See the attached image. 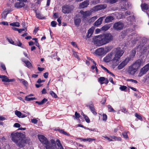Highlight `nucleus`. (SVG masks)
<instances>
[{
	"label": "nucleus",
	"mask_w": 149,
	"mask_h": 149,
	"mask_svg": "<svg viewBox=\"0 0 149 149\" xmlns=\"http://www.w3.org/2000/svg\"><path fill=\"white\" fill-rule=\"evenodd\" d=\"M114 19L113 17L112 16H109L107 17L105 19V22L108 23L111 22Z\"/></svg>",
	"instance_id": "nucleus-26"
},
{
	"label": "nucleus",
	"mask_w": 149,
	"mask_h": 149,
	"mask_svg": "<svg viewBox=\"0 0 149 149\" xmlns=\"http://www.w3.org/2000/svg\"><path fill=\"white\" fill-rule=\"evenodd\" d=\"M123 27V23L120 22L115 23L113 26L114 29L117 30H120L122 29Z\"/></svg>",
	"instance_id": "nucleus-8"
},
{
	"label": "nucleus",
	"mask_w": 149,
	"mask_h": 149,
	"mask_svg": "<svg viewBox=\"0 0 149 149\" xmlns=\"http://www.w3.org/2000/svg\"><path fill=\"white\" fill-rule=\"evenodd\" d=\"M38 139L43 144L45 149H55L56 144L55 141L53 139H51L49 141L47 138L42 135H38Z\"/></svg>",
	"instance_id": "nucleus-4"
},
{
	"label": "nucleus",
	"mask_w": 149,
	"mask_h": 149,
	"mask_svg": "<svg viewBox=\"0 0 149 149\" xmlns=\"http://www.w3.org/2000/svg\"><path fill=\"white\" fill-rule=\"evenodd\" d=\"M108 108L110 112H115V111L113 109L111 106L109 105L108 106Z\"/></svg>",
	"instance_id": "nucleus-39"
},
{
	"label": "nucleus",
	"mask_w": 149,
	"mask_h": 149,
	"mask_svg": "<svg viewBox=\"0 0 149 149\" xmlns=\"http://www.w3.org/2000/svg\"><path fill=\"white\" fill-rule=\"evenodd\" d=\"M36 99L35 97H29L28 96H26L25 97V100L27 101H30Z\"/></svg>",
	"instance_id": "nucleus-32"
},
{
	"label": "nucleus",
	"mask_w": 149,
	"mask_h": 149,
	"mask_svg": "<svg viewBox=\"0 0 149 149\" xmlns=\"http://www.w3.org/2000/svg\"><path fill=\"white\" fill-rule=\"evenodd\" d=\"M57 145L58 147V149H63V148L61 143L59 140L57 139L56 141Z\"/></svg>",
	"instance_id": "nucleus-27"
},
{
	"label": "nucleus",
	"mask_w": 149,
	"mask_h": 149,
	"mask_svg": "<svg viewBox=\"0 0 149 149\" xmlns=\"http://www.w3.org/2000/svg\"><path fill=\"white\" fill-rule=\"evenodd\" d=\"M141 9L142 10L145 11L148 9V5L146 3H142L141 5Z\"/></svg>",
	"instance_id": "nucleus-24"
},
{
	"label": "nucleus",
	"mask_w": 149,
	"mask_h": 149,
	"mask_svg": "<svg viewBox=\"0 0 149 149\" xmlns=\"http://www.w3.org/2000/svg\"><path fill=\"white\" fill-rule=\"evenodd\" d=\"M88 59L90 61L92 62L93 65L91 67V69L93 70H94L95 68V70L97 73L98 72V70L97 69V67L96 66V63L91 58H89Z\"/></svg>",
	"instance_id": "nucleus-19"
},
{
	"label": "nucleus",
	"mask_w": 149,
	"mask_h": 149,
	"mask_svg": "<svg viewBox=\"0 0 149 149\" xmlns=\"http://www.w3.org/2000/svg\"><path fill=\"white\" fill-rule=\"evenodd\" d=\"M130 19V21H134V18L133 16H130L129 17V18L128 19V20L129 19Z\"/></svg>",
	"instance_id": "nucleus-57"
},
{
	"label": "nucleus",
	"mask_w": 149,
	"mask_h": 149,
	"mask_svg": "<svg viewBox=\"0 0 149 149\" xmlns=\"http://www.w3.org/2000/svg\"><path fill=\"white\" fill-rule=\"evenodd\" d=\"M22 83L25 87L27 86L28 85V83L24 79L22 80Z\"/></svg>",
	"instance_id": "nucleus-46"
},
{
	"label": "nucleus",
	"mask_w": 149,
	"mask_h": 149,
	"mask_svg": "<svg viewBox=\"0 0 149 149\" xmlns=\"http://www.w3.org/2000/svg\"><path fill=\"white\" fill-rule=\"evenodd\" d=\"M76 139H79L84 142L88 141L90 142L93 141H95V139L93 138H87L86 139H83L82 138H76Z\"/></svg>",
	"instance_id": "nucleus-21"
},
{
	"label": "nucleus",
	"mask_w": 149,
	"mask_h": 149,
	"mask_svg": "<svg viewBox=\"0 0 149 149\" xmlns=\"http://www.w3.org/2000/svg\"><path fill=\"white\" fill-rule=\"evenodd\" d=\"M128 4V3L127 2H126L125 3V6L124 7H121V8L122 9V10L123 11H124L125 10H126L128 8V6H127V5Z\"/></svg>",
	"instance_id": "nucleus-36"
},
{
	"label": "nucleus",
	"mask_w": 149,
	"mask_h": 149,
	"mask_svg": "<svg viewBox=\"0 0 149 149\" xmlns=\"http://www.w3.org/2000/svg\"><path fill=\"white\" fill-rule=\"evenodd\" d=\"M11 136L12 141L20 148L30 143V139L23 133L14 132L11 134Z\"/></svg>",
	"instance_id": "nucleus-1"
},
{
	"label": "nucleus",
	"mask_w": 149,
	"mask_h": 149,
	"mask_svg": "<svg viewBox=\"0 0 149 149\" xmlns=\"http://www.w3.org/2000/svg\"><path fill=\"white\" fill-rule=\"evenodd\" d=\"M22 149H33V148L29 146L27 147H24V148H23Z\"/></svg>",
	"instance_id": "nucleus-64"
},
{
	"label": "nucleus",
	"mask_w": 149,
	"mask_h": 149,
	"mask_svg": "<svg viewBox=\"0 0 149 149\" xmlns=\"http://www.w3.org/2000/svg\"><path fill=\"white\" fill-rule=\"evenodd\" d=\"M36 17L40 19H44L45 18V17H43L40 14L37 13H36Z\"/></svg>",
	"instance_id": "nucleus-33"
},
{
	"label": "nucleus",
	"mask_w": 149,
	"mask_h": 149,
	"mask_svg": "<svg viewBox=\"0 0 149 149\" xmlns=\"http://www.w3.org/2000/svg\"><path fill=\"white\" fill-rule=\"evenodd\" d=\"M111 26L110 24L106 25L102 27L101 29L104 31H106L110 28Z\"/></svg>",
	"instance_id": "nucleus-25"
},
{
	"label": "nucleus",
	"mask_w": 149,
	"mask_h": 149,
	"mask_svg": "<svg viewBox=\"0 0 149 149\" xmlns=\"http://www.w3.org/2000/svg\"><path fill=\"white\" fill-rule=\"evenodd\" d=\"M71 44L74 47H77V45H76V43L74 42H71Z\"/></svg>",
	"instance_id": "nucleus-60"
},
{
	"label": "nucleus",
	"mask_w": 149,
	"mask_h": 149,
	"mask_svg": "<svg viewBox=\"0 0 149 149\" xmlns=\"http://www.w3.org/2000/svg\"><path fill=\"white\" fill-rule=\"evenodd\" d=\"M25 63L26 64V66L28 68H31L32 67V65L29 61H25Z\"/></svg>",
	"instance_id": "nucleus-31"
},
{
	"label": "nucleus",
	"mask_w": 149,
	"mask_h": 149,
	"mask_svg": "<svg viewBox=\"0 0 149 149\" xmlns=\"http://www.w3.org/2000/svg\"><path fill=\"white\" fill-rule=\"evenodd\" d=\"M104 18V17H102L100 18L95 23V25L97 26L100 25L102 24V21Z\"/></svg>",
	"instance_id": "nucleus-17"
},
{
	"label": "nucleus",
	"mask_w": 149,
	"mask_h": 149,
	"mask_svg": "<svg viewBox=\"0 0 149 149\" xmlns=\"http://www.w3.org/2000/svg\"><path fill=\"white\" fill-rule=\"evenodd\" d=\"M27 29L26 28L23 29H18V31L19 33H21L22 31H26Z\"/></svg>",
	"instance_id": "nucleus-49"
},
{
	"label": "nucleus",
	"mask_w": 149,
	"mask_h": 149,
	"mask_svg": "<svg viewBox=\"0 0 149 149\" xmlns=\"http://www.w3.org/2000/svg\"><path fill=\"white\" fill-rule=\"evenodd\" d=\"M92 12V11L91 10L90 11L85 12H84L83 11L81 10L80 11V13L83 15V17L84 19L86 17L91 15Z\"/></svg>",
	"instance_id": "nucleus-13"
},
{
	"label": "nucleus",
	"mask_w": 149,
	"mask_h": 149,
	"mask_svg": "<svg viewBox=\"0 0 149 149\" xmlns=\"http://www.w3.org/2000/svg\"><path fill=\"white\" fill-rule=\"evenodd\" d=\"M0 24H3L4 25H6L7 26L8 25V24L7 22L3 21L1 22L0 23Z\"/></svg>",
	"instance_id": "nucleus-51"
},
{
	"label": "nucleus",
	"mask_w": 149,
	"mask_h": 149,
	"mask_svg": "<svg viewBox=\"0 0 149 149\" xmlns=\"http://www.w3.org/2000/svg\"><path fill=\"white\" fill-rule=\"evenodd\" d=\"M103 137L105 139H106L108 141H112V139H111L109 137H108L107 136H103Z\"/></svg>",
	"instance_id": "nucleus-52"
},
{
	"label": "nucleus",
	"mask_w": 149,
	"mask_h": 149,
	"mask_svg": "<svg viewBox=\"0 0 149 149\" xmlns=\"http://www.w3.org/2000/svg\"><path fill=\"white\" fill-rule=\"evenodd\" d=\"M10 25L13 26L19 27L20 26V24L18 22H13L10 23Z\"/></svg>",
	"instance_id": "nucleus-29"
},
{
	"label": "nucleus",
	"mask_w": 149,
	"mask_h": 149,
	"mask_svg": "<svg viewBox=\"0 0 149 149\" xmlns=\"http://www.w3.org/2000/svg\"><path fill=\"white\" fill-rule=\"evenodd\" d=\"M107 119V115L105 114H103L102 115V120L104 121H106Z\"/></svg>",
	"instance_id": "nucleus-47"
},
{
	"label": "nucleus",
	"mask_w": 149,
	"mask_h": 149,
	"mask_svg": "<svg viewBox=\"0 0 149 149\" xmlns=\"http://www.w3.org/2000/svg\"><path fill=\"white\" fill-rule=\"evenodd\" d=\"M31 122L34 123H36L38 122V120L36 119H31Z\"/></svg>",
	"instance_id": "nucleus-58"
},
{
	"label": "nucleus",
	"mask_w": 149,
	"mask_h": 149,
	"mask_svg": "<svg viewBox=\"0 0 149 149\" xmlns=\"http://www.w3.org/2000/svg\"><path fill=\"white\" fill-rule=\"evenodd\" d=\"M127 88V87L125 86L120 85L119 89L122 91H124Z\"/></svg>",
	"instance_id": "nucleus-43"
},
{
	"label": "nucleus",
	"mask_w": 149,
	"mask_h": 149,
	"mask_svg": "<svg viewBox=\"0 0 149 149\" xmlns=\"http://www.w3.org/2000/svg\"><path fill=\"white\" fill-rule=\"evenodd\" d=\"M20 126V125L17 123H15L14 125V127H15L18 128Z\"/></svg>",
	"instance_id": "nucleus-55"
},
{
	"label": "nucleus",
	"mask_w": 149,
	"mask_h": 149,
	"mask_svg": "<svg viewBox=\"0 0 149 149\" xmlns=\"http://www.w3.org/2000/svg\"><path fill=\"white\" fill-rule=\"evenodd\" d=\"M110 50H108V48H106L104 49L103 48H100L96 49L95 52V53L96 55L101 56L104 55L106 54Z\"/></svg>",
	"instance_id": "nucleus-6"
},
{
	"label": "nucleus",
	"mask_w": 149,
	"mask_h": 149,
	"mask_svg": "<svg viewBox=\"0 0 149 149\" xmlns=\"http://www.w3.org/2000/svg\"><path fill=\"white\" fill-rule=\"evenodd\" d=\"M135 116L137 118H138L139 120H142V117L139 114H138L137 113H136L135 114Z\"/></svg>",
	"instance_id": "nucleus-42"
},
{
	"label": "nucleus",
	"mask_w": 149,
	"mask_h": 149,
	"mask_svg": "<svg viewBox=\"0 0 149 149\" xmlns=\"http://www.w3.org/2000/svg\"><path fill=\"white\" fill-rule=\"evenodd\" d=\"M9 13V12L7 10L3 12L2 14V18L4 19H5L7 16V14Z\"/></svg>",
	"instance_id": "nucleus-30"
},
{
	"label": "nucleus",
	"mask_w": 149,
	"mask_h": 149,
	"mask_svg": "<svg viewBox=\"0 0 149 149\" xmlns=\"http://www.w3.org/2000/svg\"><path fill=\"white\" fill-rule=\"evenodd\" d=\"M113 39V36L111 34L104 33L95 36L93 40L94 44L100 46L109 43Z\"/></svg>",
	"instance_id": "nucleus-3"
},
{
	"label": "nucleus",
	"mask_w": 149,
	"mask_h": 149,
	"mask_svg": "<svg viewBox=\"0 0 149 149\" xmlns=\"http://www.w3.org/2000/svg\"><path fill=\"white\" fill-rule=\"evenodd\" d=\"M58 131H59L60 133L63 134L65 135L66 136L69 135V134L67 133L66 132H65L64 130H62L59 129L58 130Z\"/></svg>",
	"instance_id": "nucleus-38"
},
{
	"label": "nucleus",
	"mask_w": 149,
	"mask_h": 149,
	"mask_svg": "<svg viewBox=\"0 0 149 149\" xmlns=\"http://www.w3.org/2000/svg\"><path fill=\"white\" fill-rule=\"evenodd\" d=\"M74 23L76 25L78 26L81 22V19L79 18H77L75 17L74 18Z\"/></svg>",
	"instance_id": "nucleus-28"
},
{
	"label": "nucleus",
	"mask_w": 149,
	"mask_h": 149,
	"mask_svg": "<svg viewBox=\"0 0 149 149\" xmlns=\"http://www.w3.org/2000/svg\"><path fill=\"white\" fill-rule=\"evenodd\" d=\"M141 64V60H138L128 67L126 70L127 72L130 75H133L139 69Z\"/></svg>",
	"instance_id": "nucleus-5"
},
{
	"label": "nucleus",
	"mask_w": 149,
	"mask_h": 149,
	"mask_svg": "<svg viewBox=\"0 0 149 149\" xmlns=\"http://www.w3.org/2000/svg\"><path fill=\"white\" fill-rule=\"evenodd\" d=\"M47 101V100L45 98H44L42 100L41 102V104H43L44 103H45Z\"/></svg>",
	"instance_id": "nucleus-56"
},
{
	"label": "nucleus",
	"mask_w": 149,
	"mask_h": 149,
	"mask_svg": "<svg viewBox=\"0 0 149 149\" xmlns=\"http://www.w3.org/2000/svg\"><path fill=\"white\" fill-rule=\"evenodd\" d=\"M127 81H131L132 82L134 83H137V81L135 80H133L132 79H128L127 80Z\"/></svg>",
	"instance_id": "nucleus-53"
},
{
	"label": "nucleus",
	"mask_w": 149,
	"mask_h": 149,
	"mask_svg": "<svg viewBox=\"0 0 149 149\" xmlns=\"http://www.w3.org/2000/svg\"><path fill=\"white\" fill-rule=\"evenodd\" d=\"M73 51V55H74V56L75 57L77 58V59H79V56H78V55L77 53V52H75L74 51Z\"/></svg>",
	"instance_id": "nucleus-48"
},
{
	"label": "nucleus",
	"mask_w": 149,
	"mask_h": 149,
	"mask_svg": "<svg viewBox=\"0 0 149 149\" xmlns=\"http://www.w3.org/2000/svg\"><path fill=\"white\" fill-rule=\"evenodd\" d=\"M88 107H89L91 110L92 113L94 115H96L97 114L96 112L95 111V109L94 107L93 104L92 102H90L88 104Z\"/></svg>",
	"instance_id": "nucleus-16"
},
{
	"label": "nucleus",
	"mask_w": 149,
	"mask_h": 149,
	"mask_svg": "<svg viewBox=\"0 0 149 149\" xmlns=\"http://www.w3.org/2000/svg\"><path fill=\"white\" fill-rule=\"evenodd\" d=\"M15 114L19 118H24L26 116V115L22 113L19 111L16 110L15 111Z\"/></svg>",
	"instance_id": "nucleus-20"
},
{
	"label": "nucleus",
	"mask_w": 149,
	"mask_h": 149,
	"mask_svg": "<svg viewBox=\"0 0 149 149\" xmlns=\"http://www.w3.org/2000/svg\"><path fill=\"white\" fill-rule=\"evenodd\" d=\"M15 45H17L19 47H20L23 48H24L23 46H22V43L19 40L18 41V42H17L16 43H15Z\"/></svg>",
	"instance_id": "nucleus-40"
},
{
	"label": "nucleus",
	"mask_w": 149,
	"mask_h": 149,
	"mask_svg": "<svg viewBox=\"0 0 149 149\" xmlns=\"http://www.w3.org/2000/svg\"><path fill=\"white\" fill-rule=\"evenodd\" d=\"M83 115L87 123H89L90 122V119H89V118L88 117L84 114H83Z\"/></svg>",
	"instance_id": "nucleus-34"
},
{
	"label": "nucleus",
	"mask_w": 149,
	"mask_h": 149,
	"mask_svg": "<svg viewBox=\"0 0 149 149\" xmlns=\"http://www.w3.org/2000/svg\"><path fill=\"white\" fill-rule=\"evenodd\" d=\"M45 80L44 79L43 80H41L40 79H39L38 81L37 82L38 83H42L45 82Z\"/></svg>",
	"instance_id": "nucleus-61"
},
{
	"label": "nucleus",
	"mask_w": 149,
	"mask_h": 149,
	"mask_svg": "<svg viewBox=\"0 0 149 149\" xmlns=\"http://www.w3.org/2000/svg\"><path fill=\"white\" fill-rule=\"evenodd\" d=\"M107 7L106 4H102L96 6L94 7L92 9V12L93 11H97L105 8Z\"/></svg>",
	"instance_id": "nucleus-9"
},
{
	"label": "nucleus",
	"mask_w": 149,
	"mask_h": 149,
	"mask_svg": "<svg viewBox=\"0 0 149 149\" xmlns=\"http://www.w3.org/2000/svg\"><path fill=\"white\" fill-rule=\"evenodd\" d=\"M130 58L129 57L126 58L121 63L118 65L117 68L118 70H121L126 65L130 60Z\"/></svg>",
	"instance_id": "nucleus-7"
},
{
	"label": "nucleus",
	"mask_w": 149,
	"mask_h": 149,
	"mask_svg": "<svg viewBox=\"0 0 149 149\" xmlns=\"http://www.w3.org/2000/svg\"><path fill=\"white\" fill-rule=\"evenodd\" d=\"M8 79H9L8 78V77L7 76L4 75V77H3L2 79V81H3L8 82Z\"/></svg>",
	"instance_id": "nucleus-41"
},
{
	"label": "nucleus",
	"mask_w": 149,
	"mask_h": 149,
	"mask_svg": "<svg viewBox=\"0 0 149 149\" xmlns=\"http://www.w3.org/2000/svg\"><path fill=\"white\" fill-rule=\"evenodd\" d=\"M98 80L101 84H107L109 82L108 79L103 77H100L98 79Z\"/></svg>",
	"instance_id": "nucleus-14"
},
{
	"label": "nucleus",
	"mask_w": 149,
	"mask_h": 149,
	"mask_svg": "<svg viewBox=\"0 0 149 149\" xmlns=\"http://www.w3.org/2000/svg\"><path fill=\"white\" fill-rule=\"evenodd\" d=\"M135 36H129L128 38V42L127 43V45H133L135 43L136 40H135Z\"/></svg>",
	"instance_id": "nucleus-12"
},
{
	"label": "nucleus",
	"mask_w": 149,
	"mask_h": 149,
	"mask_svg": "<svg viewBox=\"0 0 149 149\" xmlns=\"http://www.w3.org/2000/svg\"><path fill=\"white\" fill-rule=\"evenodd\" d=\"M110 137L112 139V141H120L121 140V138L120 137H117L114 136H110Z\"/></svg>",
	"instance_id": "nucleus-23"
},
{
	"label": "nucleus",
	"mask_w": 149,
	"mask_h": 149,
	"mask_svg": "<svg viewBox=\"0 0 149 149\" xmlns=\"http://www.w3.org/2000/svg\"><path fill=\"white\" fill-rule=\"evenodd\" d=\"M38 30V27H35L33 31V33L36 34Z\"/></svg>",
	"instance_id": "nucleus-63"
},
{
	"label": "nucleus",
	"mask_w": 149,
	"mask_h": 149,
	"mask_svg": "<svg viewBox=\"0 0 149 149\" xmlns=\"http://www.w3.org/2000/svg\"><path fill=\"white\" fill-rule=\"evenodd\" d=\"M24 6V4L22 2H18L16 3L15 4V7L19 8H22Z\"/></svg>",
	"instance_id": "nucleus-22"
},
{
	"label": "nucleus",
	"mask_w": 149,
	"mask_h": 149,
	"mask_svg": "<svg viewBox=\"0 0 149 149\" xmlns=\"http://www.w3.org/2000/svg\"><path fill=\"white\" fill-rule=\"evenodd\" d=\"M94 30V28L92 27L91 28L88 30V31L87 34L86 36V38H89L91 37L93 34Z\"/></svg>",
	"instance_id": "nucleus-18"
},
{
	"label": "nucleus",
	"mask_w": 149,
	"mask_h": 149,
	"mask_svg": "<svg viewBox=\"0 0 149 149\" xmlns=\"http://www.w3.org/2000/svg\"><path fill=\"white\" fill-rule=\"evenodd\" d=\"M149 70V63L145 65L141 70L140 73L139 74V76L141 77L145 74Z\"/></svg>",
	"instance_id": "nucleus-10"
},
{
	"label": "nucleus",
	"mask_w": 149,
	"mask_h": 149,
	"mask_svg": "<svg viewBox=\"0 0 149 149\" xmlns=\"http://www.w3.org/2000/svg\"><path fill=\"white\" fill-rule=\"evenodd\" d=\"M136 53V51L135 50V49H133L132 51V57H133L135 56Z\"/></svg>",
	"instance_id": "nucleus-62"
},
{
	"label": "nucleus",
	"mask_w": 149,
	"mask_h": 149,
	"mask_svg": "<svg viewBox=\"0 0 149 149\" xmlns=\"http://www.w3.org/2000/svg\"><path fill=\"white\" fill-rule=\"evenodd\" d=\"M122 134H123V136L126 139H128V135L126 133H125V132L124 133Z\"/></svg>",
	"instance_id": "nucleus-50"
},
{
	"label": "nucleus",
	"mask_w": 149,
	"mask_h": 149,
	"mask_svg": "<svg viewBox=\"0 0 149 149\" xmlns=\"http://www.w3.org/2000/svg\"><path fill=\"white\" fill-rule=\"evenodd\" d=\"M124 53L120 48H117L108 54L104 58V61L106 62L111 61L113 63H116L119 61Z\"/></svg>",
	"instance_id": "nucleus-2"
},
{
	"label": "nucleus",
	"mask_w": 149,
	"mask_h": 149,
	"mask_svg": "<svg viewBox=\"0 0 149 149\" xmlns=\"http://www.w3.org/2000/svg\"><path fill=\"white\" fill-rule=\"evenodd\" d=\"M89 3V1L86 0L80 4L79 7L80 8H81L86 7L88 5Z\"/></svg>",
	"instance_id": "nucleus-15"
},
{
	"label": "nucleus",
	"mask_w": 149,
	"mask_h": 149,
	"mask_svg": "<svg viewBox=\"0 0 149 149\" xmlns=\"http://www.w3.org/2000/svg\"><path fill=\"white\" fill-rule=\"evenodd\" d=\"M73 117H74V119H78L80 117V115L77 112H76L75 113V116H73Z\"/></svg>",
	"instance_id": "nucleus-37"
},
{
	"label": "nucleus",
	"mask_w": 149,
	"mask_h": 149,
	"mask_svg": "<svg viewBox=\"0 0 149 149\" xmlns=\"http://www.w3.org/2000/svg\"><path fill=\"white\" fill-rule=\"evenodd\" d=\"M71 10L72 9L69 5H65L62 7V11L64 13H69L71 12Z\"/></svg>",
	"instance_id": "nucleus-11"
},
{
	"label": "nucleus",
	"mask_w": 149,
	"mask_h": 149,
	"mask_svg": "<svg viewBox=\"0 0 149 149\" xmlns=\"http://www.w3.org/2000/svg\"><path fill=\"white\" fill-rule=\"evenodd\" d=\"M118 0H107L108 3H113L116 2Z\"/></svg>",
	"instance_id": "nucleus-45"
},
{
	"label": "nucleus",
	"mask_w": 149,
	"mask_h": 149,
	"mask_svg": "<svg viewBox=\"0 0 149 149\" xmlns=\"http://www.w3.org/2000/svg\"><path fill=\"white\" fill-rule=\"evenodd\" d=\"M97 16H95L94 17H93L91 18V20H92V21H94L95 20L97 19Z\"/></svg>",
	"instance_id": "nucleus-59"
},
{
	"label": "nucleus",
	"mask_w": 149,
	"mask_h": 149,
	"mask_svg": "<svg viewBox=\"0 0 149 149\" xmlns=\"http://www.w3.org/2000/svg\"><path fill=\"white\" fill-rule=\"evenodd\" d=\"M49 93L50 95L53 97L56 98L57 97V96L56 94L53 91H50Z\"/></svg>",
	"instance_id": "nucleus-35"
},
{
	"label": "nucleus",
	"mask_w": 149,
	"mask_h": 149,
	"mask_svg": "<svg viewBox=\"0 0 149 149\" xmlns=\"http://www.w3.org/2000/svg\"><path fill=\"white\" fill-rule=\"evenodd\" d=\"M8 42L11 44H13V45H15V44L14 43V41H13V40L11 39H10V38H9V39H8Z\"/></svg>",
	"instance_id": "nucleus-54"
},
{
	"label": "nucleus",
	"mask_w": 149,
	"mask_h": 149,
	"mask_svg": "<svg viewBox=\"0 0 149 149\" xmlns=\"http://www.w3.org/2000/svg\"><path fill=\"white\" fill-rule=\"evenodd\" d=\"M57 23L55 21H53L51 22V25L52 27H55L56 26Z\"/></svg>",
	"instance_id": "nucleus-44"
}]
</instances>
